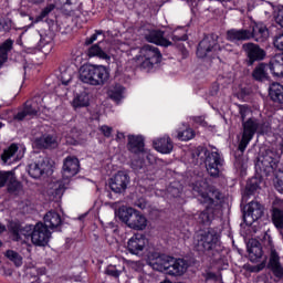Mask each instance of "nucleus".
Wrapping results in <instances>:
<instances>
[{
  "instance_id": "nucleus-1",
  "label": "nucleus",
  "mask_w": 283,
  "mask_h": 283,
  "mask_svg": "<svg viewBox=\"0 0 283 283\" xmlns=\"http://www.w3.org/2000/svg\"><path fill=\"white\" fill-rule=\"evenodd\" d=\"M191 189L199 202L206 205V210L198 216L199 222L201 224H211V220L220 212V192L209 186L207 179L202 178L192 184Z\"/></svg>"
},
{
  "instance_id": "nucleus-2",
  "label": "nucleus",
  "mask_w": 283,
  "mask_h": 283,
  "mask_svg": "<svg viewBox=\"0 0 283 283\" xmlns=\"http://www.w3.org/2000/svg\"><path fill=\"white\" fill-rule=\"evenodd\" d=\"M148 264L154 271L167 275H185L189 265L182 259H175L169 255L153 253L148 256Z\"/></svg>"
},
{
  "instance_id": "nucleus-3",
  "label": "nucleus",
  "mask_w": 283,
  "mask_h": 283,
  "mask_svg": "<svg viewBox=\"0 0 283 283\" xmlns=\"http://www.w3.org/2000/svg\"><path fill=\"white\" fill-rule=\"evenodd\" d=\"M13 240L19 242H25V240H31V242L35 247H45L48 242H50V230L43 223L39 222L35 226H24V227H15L12 231Z\"/></svg>"
},
{
  "instance_id": "nucleus-4",
  "label": "nucleus",
  "mask_w": 283,
  "mask_h": 283,
  "mask_svg": "<svg viewBox=\"0 0 283 283\" xmlns=\"http://www.w3.org/2000/svg\"><path fill=\"white\" fill-rule=\"evenodd\" d=\"M80 169L81 161H78V158L69 156L64 159L62 167V180L54 184L53 190L50 191L52 200L59 202V200L63 198V193L67 189L70 181L72 178H74V176H76V174H78Z\"/></svg>"
},
{
  "instance_id": "nucleus-5",
  "label": "nucleus",
  "mask_w": 283,
  "mask_h": 283,
  "mask_svg": "<svg viewBox=\"0 0 283 283\" xmlns=\"http://www.w3.org/2000/svg\"><path fill=\"white\" fill-rule=\"evenodd\" d=\"M250 28L252 31L247 29H231L227 32L228 41H249V39H254L258 43H264L269 39V29L262 22H251Z\"/></svg>"
},
{
  "instance_id": "nucleus-6",
  "label": "nucleus",
  "mask_w": 283,
  "mask_h": 283,
  "mask_svg": "<svg viewBox=\"0 0 283 283\" xmlns=\"http://www.w3.org/2000/svg\"><path fill=\"white\" fill-rule=\"evenodd\" d=\"M80 81L86 85L101 86L109 81V70L105 65L86 64L80 69Z\"/></svg>"
},
{
  "instance_id": "nucleus-7",
  "label": "nucleus",
  "mask_w": 283,
  "mask_h": 283,
  "mask_svg": "<svg viewBox=\"0 0 283 283\" xmlns=\"http://www.w3.org/2000/svg\"><path fill=\"white\" fill-rule=\"evenodd\" d=\"M192 163L195 165H206V169L210 176H219L220 167L222 166V158L218 150L209 151L207 148H197L192 154Z\"/></svg>"
},
{
  "instance_id": "nucleus-8",
  "label": "nucleus",
  "mask_w": 283,
  "mask_h": 283,
  "mask_svg": "<svg viewBox=\"0 0 283 283\" xmlns=\"http://www.w3.org/2000/svg\"><path fill=\"white\" fill-rule=\"evenodd\" d=\"M160 61H163L160 50L151 44L144 45L135 57L136 66L144 72H154Z\"/></svg>"
},
{
  "instance_id": "nucleus-9",
  "label": "nucleus",
  "mask_w": 283,
  "mask_h": 283,
  "mask_svg": "<svg viewBox=\"0 0 283 283\" xmlns=\"http://www.w3.org/2000/svg\"><path fill=\"white\" fill-rule=\"evenodd\" d=\"M222 39L212 34L203 38L197 48V56L199 59H216L220 50L231 52L229 44H220Z\"/></svg>"
},
{
  "instance_id": "nucleus-10",
  "label": "nucleus",
  "mask_w": 283,
  "mask_h": 283,
  "mask_svg": "<svg viewBox=\"0 0 283 283\" xmlns=\"http://www.w3.org/2000/svg\"><path fill=\"white\" fill-rule=\"evenodd\" d=\"M266 132H269V124L266 123H260V120L255 118H249L247 122H243V134L239 144V149L244 151L247 147H249V143L253 140L255 133L266 134Z\"/></svg>"
},
{
  "instance_id": "nucleus-11",
  "label": "nucleus",
  "mask_w": 283,
  "mask_h": 283,
  "mask_svg": "<svg viewBox=\"0 0 283 283\" xmlns=\"http://www.w3.org/2000/svg\"><path fill=\"white\" fill-rule=\"evenodd\" d=\"M220 247V233L214 229L198 232L195 237V249L197 251H218Z\"/></svg>"
},
{
  "instance_id": "nucleus-12",
  "label": "nucleus",
  "mask_w": 283,
  "mask_h": 283,
  "mask_svg": "<svg viewBox=\"0 0 283 283\" xmlns=\"http://www.w3.org/2000/svg\"><path fill=\"white\" fill-rule=\"evenodd\" d=\"M119 219L135 231H145L147 229V217L132 207H123L118 211Z\"/></svg>"
},
{
  "instance_id": "nucleus-13",
  "label": "nucleus",
  "mask_w": 283,
  "mask_h": 283,
  "mask_svg": "<svg viewBox=\"0 0 283 283\" xmlns=\"http://www.w3.org/2000/svg\"><path fill=\"white\" fill-rule=\"evenodd\" d=\"M279 158L280 153L269 149L258 158L255 169H259V171L265 174V176H270V174H274L275 169H277Z\"/></svg>"
},
{
  "instance_id": "nucleus-14",
  "label": "nucleus",
  "mask_w": 283,
  "mask_h": 283,
  "mask_svg": "<svg viewBox=\"0 0 283 283\" xmlns=\"http://www.w3.org/2000/svg\"><path fill=\"white\" fill-rule=\"evenodd\" d=\"M45 101H48V96L43 97L39 95L33 97L32 101L25 103L23 111L19 112L14 118L17 120H23L25 116H36L39 112H43V108H45Z\"/></svg>"
},
{
  "instance_id": "nucleus-15",
  "label": "nucleus",
  "mask_w": 283,
  "mask_h": 283,
  "mask_svg": "<svg viewBox=\"0 0 283 283\" xmlns=\"http://www.w3.org/2000/svg\"><path fill=\"white\" fill-rule=\"evenodd\" d=\"M127 147L133 154H140L143 158H147L148 163L155 160L154 155L145 150V139L140 135H128Z\"/></svg>"
},
{
  "instance_id": "nucleus-16",
  "label": "nucleus",
  "mask_w": 283,
  "mask_h": 283,
  "mask_svg": "<svg viewBox=\"0 0 283 283\" xmlns=\"http://www.w3.org/2000/svg\"><path fill=\"white\" fill-rule=\"evenodd\" d=\"M264 213V207L258 201H251L244 207L243 221L248 227L260 220Z\"/></svg>"
},
{
  "instance_id": "nucleus-17",
  "label": "nucleus",
  "mask_w": 283,
  "mask_h": 283,
  "mask_svg": "<svg viewBox=\"0 0 283 283\" xmlns=\"http://www.w3.org/2000/svg\"><path fill=\"white\" fill-rule=\"evenodd\" d=\"M25 156V146L12 144L8 149L2 154V161L4 165H12L17 160H21Z\"/></svg>"
},
{
  "instance_id": "nucleus-18",
  "label": "nucleus",
  "mask_w": 283,
  "mask_h": 283,
  "mask_svg": "<svg viewBox=\"0 0 283 283\" xmlns=\"http://www.w3.org/2000/svg\"><path fill=\"white\" fill-rule=\"evenodd\" d=\"M50 171H52V164L48 158L40 157L29 166V176L34 179L42 177L43 174H50Z\"/></svg>"
},
{
  "instance_id": "nucleus-19",
  "label": "nucleus",
  "mask_w": 283,
  "mask_h": 283,
  "mask_svg": "<svg viewBox=\"0 0 283 283\" xmlns=\"http://www.w3.org/2000/svg\"><path fill=\"white\" fill-rule=\"evenodd\" d=\"M149 244V241L144 234L136 233L127 242V251L132 255H140L145 251V247Z\"/></svg>"
},
{
  "instance_id": "nucleus-20",
  "label": "nucleus",
  "mask_w": 283,
  "mask_h": 283,
  "mask_svg": "<svg viewBox=\"0 0 283 283\" xmlns=\"http://www.w3.org/2000/svg\"><path fill=\"white\" fill-rule=\"evenodd\" d=\"M108 185L114 193H123L129 185V176L125 171H118L109 179Z\"/></svg>"
},
{
  "instance_id": "nucleus-21",
  "label": "nucleus",
  "mask_w": 283,
  "mask_h": 283,
  "mask_svg": "<svg viewBox=\"0 0 283 283\" xmlns=\"http://www.w3.org/2000/svg\"><path fill=\"white\" fill-rule=\"evenodd\" d=\"M6 182H8L10 193H19L22 189L21 182L17 180L12 171L0 170V188L6 187Z\"/></svg>"
},
{
  "instance_id": "nucleus-22",
  "label": "nucleus",
  "mask_w": 283,
  "mask_h": 283,
  "mask_svg": "<svg viewBox=\"0 0 283 283\" xmlns=\"http://www.w3.org/2000/svg\"><path fill=\"white\" fill-rule=\"evenodd\" d=\"M153 147L159 154H171L174 151V140L169 135H161L153 139Z\"/></svg>"
},
{
  "instance_id": "nucleus-23",
  "label": "nucleus",
  "mask_w": 283,
  "mask_h": 283,
  "mask_svg": "<svg viewBox=\"0 0 283 283\" xmlns=\"http://www.w3.org/2000/svg\"><path fill=\"white\" fill-rule=\"evenodd\" d=\"M243 50L249 59L250 65H253L255 61H262L264 56H266V52H264L258 44L245 43L243 44Z\"/></svg>"
},
{
  "instance_id": "nucleus-24",
  "label": "nucleus",
  "mask_w": 283,
  "mask_h": 283,
  "mask_svg": "<svg viewBox=\"0 0 283 283\" xmlns=\"http://www.w3.org/2000/svg\"><path fill=\"white\" fill-rule=\"evenodd\" d=\"M144 36L148 43H155V45H161L163 48H169L171 41L165 38V33L158 30H148L144 33Z\"/></svg>"
},
{
  "instance_id": "nucleus-25",
  "label": "nucleus",
  "mask_w": 283,
  "mask_h": 283,
  "mask_svg": "<svg viewBox=\"0 0 283 283\" xmlns=\"http://www.w3.org/2000/svg\"><path fill=\"white\" fill-rule=\"evenodd\" d=\"M268 268L272 271L276 280H283V266L280 263V255L274 250L271 251Z\"/></svg>"
},
{
  "instance_id": "nucleus-26",
  "label": "nucleus",
  "mask_w": 283,
  "mask_h": 283,
  "mask_svg": "<svg viewBox=\"0 0 283 283\" xmlns=\"http://www.w3.org/2000/svg\"><path fill=\"white\" fill-rule=\"evenodd\" d=\"M34 147L39 149H52L59 145V140L54 135H42L40 138H36L33 143Z\"/></svg>"
},
{
  "instance_id": "nucleus-27",
  "label": "nucleus",
  "mask_w": 283,
  "mask_h": 283,
  "mask_svg": "<svg viewBox=\"0 0 283 283\" xmlns=\"http://www.w3.org/2000/svg\"><path fill=\"white\" fill-rule=\"evenodd\" d=\"M63 220L61 219V214L59 212L51 210L44 216V227L46 229H59Z\"/></svg>"
},
{
  "instance_id": "nucleus-28",
  "label": "nucleus",
  "mask_w": 283,
  "mask_h": 283,
  "mask_svg": "<svg viewBox=\"0 0 283 283\" xmlns=\"http://www.w3.org/2000/svg\"><path fill=\"white\" fill-rule=\"evenodd\" d=\"M248 253L251 262H260L262 260V245L256 240L248 242Z\"/></svg>"
},
{
  "instance_id": "nucleus-29",
  "label": "nucleus",
  "mask_w": 283,
  "mask_h": 283,
  "mask_svg": "<svg viewBox=\"0 0 283 283\" xmlns=\"http://www.w3.org/2000/svg\"><path fill=\"white\" fill-rule=\"evenodd\" d=\"M270 72L277 78L283 76V53L276 54L270 62Z\"/></svg>"
},
{
  "instance_id": "nucleus-30",
  "label": "nucleus",
  "mask_w": 283,
  "mask_h": 283,
  "mask_svg": "<svg viewBox=\"0 0 283 283\" xmlns=\"http://www.w3.org/2000/svg\"><path fill=\"white\" fill-rule=\"evenodd\" d=\"M277 205L283 206V201L275 200L272 210V221L276 229H283V210L277 208Z\"/></svg>"
},
{
  "instance_id": "nucleus-31",
  "label": "nucleus",
  "mask_w": 283,
  "mask_h": 283,
  "mask_svg": "<svg viewBox=\"0 0 283 283\" xmlns=\"http://www.w3.org/2000/svg\"><path fill=\"white\" fill-rule=\"evenodd\" d=\"M172 136H174V138H177L178 140L187 143L189 140H192V138L196 137V132H193L188 126H184V128L172 132Z\"/></svg>"
},
{
  "instance_id": "nucleus-32",
  "label": "nucleus",
  "mask_w": 283,
  "mask_h": 283,
  "mask_svg": "<svg viewBox=\"0 0 283 283\" xmlns=\"http://www.w3.org/2000/svg\"><path fill=\"white\" fill-rule=\"evenodd\" d=\"M125 94L126 90L120 84H115L108 90V96L112 98V101H115V103H120L123 98H125Z\"/></svg>"
},
{
  "instance_id": "nucleus-33",
  "label": "nucleus",
  "mask_w": 283,
  "mask_h": 283,
  "mask_svg": "<svg viewBox=\"0 0 283 283\" xmlns=\"http://www.w3.org/2000/svg\"><path fill=\"white\" fill-rule=\"evenodd\" d=\"M270 97L274 103L283 104V85L280 83L271 84Z\"/></svg>"
},
{
  "instance_id": "nucleus-34",
  "label": "nucleus",
  "mask_w": 283,
  "mask_h": 283,
  "mask_svg": "<svg viewBox=\"0 0 283 283\" xmlns=\"http://www.w3.org/2000/svg\"><path fill=\"white\" fill-rule=\"evenodd\" d=\"M72 105L74 109H81V107H87L90 105V95L87 92H82L74 96Z\"/></svg>"
},
{
  "instance_id": "nucleus-35",
  "label": "nucleus",
  "mask_w": 283,
  "mask_h": 283,
  "mask_svg": "<svg viewBox=\"0 0 283 283\" xmlns=\"http://www.w3.org/2000/svg\"><path fill=\"white\" fill-rule=\"evenodd\" d=\"M181 187L178 182L171 184L160 196L164 198H182Z\"/></svg>"
},
{
  "instance_id": "nucleus-36",
  "label": "nucleus",
  "mask_w": 283,
  "mask_h": 283,
  "mask_svg": "<svg viewBox=\"0 0 283 283\" xmlns=\"http://www.w3.org/2000/svg\"><path fill=\"white\" fill-rule=\"evenodd\" d=\"M76 0H56L55 7L62 10L64 14H72Z\"/></svg>"
},
{
  "instance_id": "nucleus-37",
  "label": "nucleus",
  "mask_w": 283,
  "mask_h": 283,
  "mask_svg": "<svg viewBox=\"0 0 283 283\" xmlns=\"http://www.w3.org/2000/svg\"><path fill=\"white\" fill-rule=\"evenodd\" d=\"M88 56L94 57L97 56V59H102L103 61H109L111 56L107 54L98 44H94L88 49Z\"/></svg>"
},
{
  "instance_id": "nucleus-38",
  "label": "nucleus",
  "mask_w": 283,
  "mask_h": 283,
  "mask_svg": "<svg viewBox=\"0 0 283 283\" xmlns=\"http://www.w3.org/2000/svg\"><path fill=\"white\" fill-rule=\"evenodd\" d=\"M12 40H7L0 45V67L8 61V52L12 50Z\"/></svg>"
},
{
  "instance_id": "nucleus-39",
  "label": "nucleus",
  "mask_w": 283,
  "mask_h": 283,
  "mask_svg": "<svg viewBox=\"0 0 283 283\" xmlns=\"http://www.w3.org/2000/svg\"><path fill=\"white\" fill-rule=\"evenodd\" d=\"M252 76L255 78V81H264V78H266V64H259L254 69Z\"/></svg>"
},
{
  "instance_id": "nucleus-40",
  "label": "nucleus",
  "mask_w": 283,
  "mask_h": 283,
  "mask_svg": "<svg viewBox=\"0 0 283 283\" xmlns=\"http://www.w3.org/2000/svg\"><path fill=\"white\" fill-rule=\"evenodd\" d=\"M6 258L13 262L15 266H21L23 264V256H21L17 251L8 250L6 252Z\"/></svg>"
},
{
  "instance_id": "nucleus-41",
  "label": "nucleus",
  "mask_w": 283,
  "mask_h": 283,
  "mask_svg": "<svg viewBox=\"0 0 283 283\" xmlns=\"http://www.w3.org/2000/svg\"><path fill=\"white\" fill-rule=\"evenodd\" d=\"M72 78H74V70L66 69L61 72L60 80L62 85H70V83H72Z\"/></svg>"
},
{
  "instance_id": "nucleus-42",
  "label": "nucleus",
  "mask_w": 283,
  "mask_h": 283,
  "mask_svg": "<svg viewBox=\"0 0 283 283\" xmlns=\"http://www.w3.org/2000/svg\"><path fill=\"white\" fill-rule=\"evenodd\" d=\"M52 10H54V4H49L35 19L30 17V21H32V24L41 23V21H43Z\"/></svg>"
},
{
  "instance_id": "nucleus-43",
  "label": "nucleus",
  "mask_w": 283,
  "mask_h": 283,
  "mask_svg": "<svg viewBox=\"0 0 283 283\" xmlns=\"http://www.w3.org/2000/svg\"><path fill=\"white\" fill-rule=\"evenodd\" d=\"M12 20L6 18V19H0V32H10L12 30Z\"/></svg>"
},
{
  "instance_id": "nucleus-44",
  "label": "nucleus",
  "mask_w": 283,
  "mask_h": 283,
  "mask_svg": "<svg viewBox=\"0 0 283 283\" xmlns=\"http://www.w3.org/2000/svg\"><path fill=\"white\" fill-rule=\"evenodd\" d=\"M172 41H187L188 36L185 34V29L176 30L171 35Z\"/></svg>"
},
{
  "instance_id": "nucleus-45",
  "label": "nucleus",
  "mask_w": 283,
  "mask_h": 283,
  "mask_svg": "<svg viewBox=\"0 0 283 283\" xmlns=\"http://www.w3.org/2000/svg\"><path fill=\"white\" fill-rule=\"evenodd\" d=\"M276 191H279V193H283V172H279L276 175V180H275V185H274Z\"/></svg>"
},
{
  "instance_id": "nucleus-46",
  "label": "nucleus",
  "mask_w": 283,
  "mask_h": 283,
  "mask_svg": "<svg viewBox=\"0 0 283 283\" xmlns=\"http://www.w3.org/2000/svg\"><path fill=\"white\" fill-rule=\"evenodd\" d=\"M276 14L274 15L275 17V21L279 25H281V28H283V6H279L276 7Z\"/></svg>"
},
{
  "instance_id": "nucleus-47",
  "label": "nucleus",
  "mask_w": 283,
  "mask_h": 283,
  "mask_svg": "<svg viewBox=\"0 0 283 283\" xmlns=\"http://www.w3.org/2000/svg\"><path fill=\"white\" fill-rule=\"evenodd\" d=\"M99 132L103 134V136H105V138H112V132H114V128L107 125H103L99 127Z\"/></svg>"
},
{
  "instance_id": "nucleus-48",
  "label": "nucleus",
  "mask_w": 283,
  "mask_h": 283,
  "mask_svg": "<svg viewBox=\"0 0 283 283\" xmlns=\"http://www.w3.org/2000/svg\"><path fill=\"white\" fill-rule=\"evenodd\" d=\"M98 36H102V39H103V31H96L93 35H91L90 38L86 39L85 44L92 45V43H94V41L98 40Z\"/></svg>"
},
{
  "instance_id": "nucleus-49",
  "label": "nucleus",
  "mask_w": 283,
  "mask_h": 283,
  "mask_svg": "<svg viewBox=\"0 0 283 283\" xmlns=\"http://www.w3.org/2000/svg\"><path fill=\"white\" fill-rule=\"evenodd\" d=\"M265 266H266V259L264 258L261 264L249 266V271H251L252 273H260V271H262V269H264Z\"/></svg>"
},
{
  "instance_id": "nucleus-50",
  "label": "nucleus",
  "mask_w": 283,
  "mask_h": 283,
  "mask_svg": "<svg viewBox=\"0 0 283 283\" xmlns=\"http://www.w3.org/2000/svg\"><path fill=\"white\" fill-rule=\"evenodd\" d=\"M239 112H240V114H241L242 120H244V118H245L247 116H251V108L248 107L247 105H241V106H239Z\"/></svg>"
},
{
  "instance_id": "nucleus-51",
  "label": "nucleus",
  "mask_w": 283,
  "mask_h": 283,
  "mask_svg": "<svg viewBox=\"0 0 283 283\" xmlns=\"http://www.w3.org/2000/svg\"><path fill=\"white\" fill-rule=\"evenodd\" d=\"M67 145H81V139L78 135L67 136L66 137Z\"/></svg>"
},
{
  "instance_id": "nucleus-52",
  "label": "nucleus",
  "mask_w": 283,
  "mask_h": 283,
  "mask_svg": "<svg viewBox=\"0 0 283 283\" xmlns=\"http://www.w3.org/2000/svg\"><path fill=\"white\" fill-rule=\"evenodd\" d=\"M274 46L276 50L283 51V34H280L275 38Z\"/></svg>"
},
{
  "instance_id": "nucleus-53",
  "label": "nucleus",
  "mask_w": 283,
  "mask_h": 283,
  "mask_svg": "<svg viewBox=\"0 0 283 283\" xmlns=\"http://www.w3.org/2000/svg\"><path fill=\"white\" fill-rule=\"evenodd\" d=\"M107 275H112L113 277H118L120 272L117 271L114 266H108L106 270Z\"/></svg>"
},
{
  "instance_id": "nucleus-54",
  "label": "nucleus",
  "mask_w": 283,
  "mask_h": 283,
  "mask_svg": "<svg viewBox=\"0 0 283 283\" xmlns=\"http://www.w3.org/2000/svg\"><path fill=\"white\" fill-rule=\"evenodd\" d=\"M113 50H119L120 52H127V44L119 42L117 46H113Z\"/></svg>"
},
{
  "instance_id": "nucleus-55",
  "label": "nucleus",
  "mask_w": 283,
  "mask_h": 283,
  "mask_svg": "<svg viewBox=\"0 0 283 283\" xmlns=\"http://www.w3.org/2000/svg\"><path fill=\"white\" fill-rule=\"evenodd\" d=\"M135 206L138 207V209H147V202L145 201H138Z\"/></svg>"
},
{
  "instance_id": "nucleus-56",
  "label": "nucleus",
  "mask_w": 283,
  "mask_h": 283,
  "mask_svg": "<svg viewBox=\"0 0 283 283\" xmlns=\"http://www.w3.org/2000/svg\"><path fill=\"white\" fill-rule=\"evenodd\" d=\"M124 138H125V133L117 132L116 140H118L119 143H123Z\"/></svg>"
},
{
  "instance_id": "nucleus-57",
  "label": "nucleus",
  "mask_w": 283,
  "mask_h": 283,
  "mask_svg": "<svg viewBox=\"0 0 283 283\" xmlns=\"http://www.w3.org/2000/svg\"><path fill=\"white\" fill-rule=\"evenodd\" d=\"M218 90H219L218 84H214L212 86V90L210 91L211 96H216V94H218Z\"/></svg>"
},
{
  "instance_id": "nucleus-58",
  "label": "nucleus",
  "mask_w": 283,
  "mask_h": 283,
  "mask_svg": "<svg viewBox=\"0 0 283 283\" xmlns=\"http://www.w3.org/2000/svg\"><path fill=\"white\" fill-rule=\"evenodd\" d=\"M234 94H235V96H237L238 98H243L245 93H244V90H241V93L234 92Z\"/></svg>"
},
{
  "instance_id": "nucleus-59",
  "label": "nucleus",
  "mask_w": 283,
  "mask_h": 283,
  "mask_svg": "<svg viewBox=\"0 0 283 283\" xmlns=\"http://www.w3.org/2000/svg\"><path fill=\"white\" fill-rule=\"evenodd\" d=\"M130 266H132V269H138V266H140V263H138V262H132V263H130Z\"/></svg>"
},
{
  "instance_id": "nucleus-60",
  "label": "nucleus",
  "mask_w": 283,
  "mask_h": 283,
  "mask_svg": "<svg viewBox=\"0 0 283 283\" xmlns=\"http://www.w3.org/2000/svg\"><path fill=\"white\" fill-rule=\"evenodd\" d=\"M6 232V227L3 226V223H0V233Z\"/></svg>"
},
{
  "instance_id": "nucleus-61",
  "label": "nucleus",
  "mask_w": 283,
  "mask_h": 283,
  "mask_svg": "<svg viewBox=\"0 0 283 283\" xmlns=\"http://www.w3.org/2000/svg\"><path fill=\"white\" fill-rule=\"evenodd\" d=\"M31 3H43V0H29Z\"/></svg>"
},
{
  "instance_id": "nucleus-62",
  "label": "nucleus",
  "mask_w": 283,
  "mask_h": 283,
  "mask_svg": "<svg viewBox=\"0 0 283 283\" xmlns=\"http://www.w3.org/2000/svg\"><path fill=\"white\" fill-rule=\"evenodd\" d=\"M196 123H202V117L195 118Z\"/></svg>"
},
{
  "instance_id": "nucleus-63",
  "label": "nucleus",
  "mask_w": 283,
  "mask_h": 283,
  "mask_svg": "<svg viewBox=\"0 0 283 283\" xmlns=\"http://www.w3.org/2000/svg\"><path fill=\"white\" fill-rule=\"evenodd\" d=\"M255 189H258V185L252 186V191H255Z\"/></svg>"
},
{
  "instance_id": "nucleus-64",
  "label": "nucleus",
  "mask_w": 283,
  "mask_h": 283,
  "mask_svg": "<svg viewBox=\"0 0 283 283\" xmlns=\"http://www.w3.org/2000/svg\"><path fill=\"white\" fill-rule=\"evenodd\" d=\"M281 154H283V139H282V143H281Z\"/></svg>"
}]
</instances>
